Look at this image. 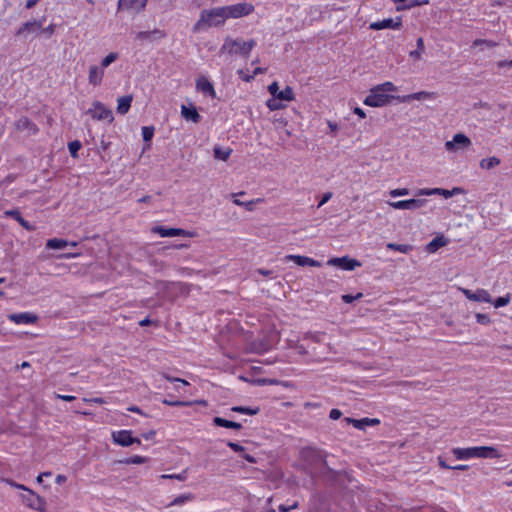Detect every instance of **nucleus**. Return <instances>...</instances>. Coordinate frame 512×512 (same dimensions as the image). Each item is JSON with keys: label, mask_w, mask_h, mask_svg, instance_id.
I'll return each mask as SVG.
<instances>
[{"label": "nucleus", "mask_w": 512, "mask_h": 512, "mask_svg": "<svg viewBox=\"0 0 512 512\" xmlns=\"http://www.w3.org/2000/svg\"><path fill=\"white\" fill-rule=\"evenodd\" d=\"M232 411L246 413L249 415H254L258 412V409H252L249 407H242V406H235L232 408Z\"/></svg>", "instance_id": "49530a36"}, {"label": "nucleus", "mask_w": 512, "mask_h": 512, "mask_svg": "<svg viewBox=\"0 0 512 512\" xmlns=\"http://www.w3.org/2000/svg\"><path fill=\"white\" fill-rule=\"evenodd\" d=\"M227 19L224 6L213 9H205L201 12L198 21L193 26L194 32H200L210 27L222 25Z\"/></svg>", "instance_id": "f03ea898"}, {"label": "nucleus", "mask_w": 512, "mask_h": 512, "mask_svg": "<svg viewBox=\"0 0 512 512\" xmlns=\"http://www.w3.org/2000/svg\"><path fill=\"white\" fill-rule=\"evenodd\" d=\"M5 215L14 218L24 229L33 230V227L21 216L17 209L7 210Z\"/></svg>", "instance_id": "393cba45"}, {"label": "nucleus", "mask_w": 512, "mask_h": 512, "mask_svg": "<svg viewBox=\"0 0 512 512\" xmlns=\"http://www.w3.org/2000/svg\"><path fill=\"white\" fill-rule=\"evenodd\" d=\"M55 397L58 399H61L63 401H67V402H71L76 399L75 396H73V395L55 394Z\"/></svg>", "instance_id": "0e129e2a"}, {"label": "nucleus", "mask_w": 512, "mask_h": 512, "mask_svg": "<svg viewBox=\"0 0 512 512\" xmlns=\"http://www.w3.org/2000/svg\"><path fill=\"white\" fill-rule=\"evenodd\" d=\"M417 48L416 50H413L409 53L410 57L413 58L414 60H421L422 58V54L425 50V46H424V40L422 37H419L417 39Z\"/></svg>", "instance_id": "c756f323"}, {"label": "nucleus", "mask_w": 512, "mask_h": 512, "mask_svg": "<svg viewBox=\"0 0 512 512\" xmlns=\"http://www.w3.org/2000/svg\"><path fill=\"white\" fill-rule=\"evenodd\" d=\"M81 148V143L77 140L72 141L68 144V149L72 157H77V152Z\"/></svg>", "instance_id": "c03bdc74"}, {"label": "nucleus", "mask_w": 512, "mask_h": 512, "mask_svg": "<svg viewBox=\"0 0 512 512\" xmlns=\"http://www.w3.org/2000/svg\"><path fill=\"white\" fill-rule=\"evenodd\" d=\"M147 461V459L145 457H142V456H133L131 458H127L125 460H121L120 463H125V464H143Z\"/></svg>", "instance_id": "ea45409f"}, {"label": "nucleus", "mask_w": 512, "mask_h": 512, "mask_svg": "<svg viewBox=\"0 0 512 512\" xmlns=\"http://www.w3.org/2000/svg\"><path fill=\"white\" fill-rule=\"evenodd\" d=\"M52 474L51 472H43V473H40L37 478H36V481L38 484H41L43 482V479H45V477H50Z\"/></svg>", "instance_id": "69168bd1"}, {"label": "nucleus", "mask_w": 512, "mask_h": 512, "mask_svg": "<svg viewBox=\"0 0 512 512\" xmlns=\"http://www.w3.org/2000/svg\"><path fill=\"white\" fill-rule=\"evenodd\" d=\"M409 194V190L407 188H398L390 191V195L392 197L405 196Z\"/></svg>", "instance_id": "6e6d98bb"}, {"label": "nucleus", "mask_w": 512, "mask_h": 512, "mask_svg": "<svg viewBox=\"0 0 512 512\" xmlns=\"http://www.w3.org/2000/svg\"><path fill=\"white\" fill-rule=\"evenodd\" d=\"M277 100H278V99H276V98H274V97H273L272 99H269V100L266 102L267 107H268L270 110H272V111L284 108V105H283V104H281L280 102H278Z\"/></svg>", "instance_id": "a18cd8bd"}, {"label": "nucleus", "mask_w": 512, "mask_h": 512, "mask_svg": "<svg viewBox=\"0 0 512 512\" xmlns=\"http://www.w3.org/2000/svg\"><path fill=\"white\" fill-rule=\"evenodd\" d=\"M500 163H501V160L498 157L492 156V157L482 159L479 162V166L483 170H491V169L499 166Z\"/></svg>", "instance_id": "a878e982"}, {"label": "nucleus", "mask_w": 512, "mask_h": 512, "mask_svg": "<svg viewBox=\"0 0 512 512\" xmlns=\"http://www.w3.org/2000/svg\"><path fill=\"white\" fill-rule=\"evenodd\" d=\"M287 124H288V121L284 117L275 118L273 120V125H274L276 130H279V129H282V128L286 127Z\"/></svg>", "instance_id": "de8ad7c7"}, {"label": "nucleus", "mask_w": 512, "mask_h": 512, "mask_svg": "<svg viewBox=\"0 0 512 512\" xmlns=\"http://www.w3.org/2000/svg\"><path fill=\"white\" fill-rule=\"evenodd\" d=\"M494 450H449V453L439 457V463L442 467L453 470H466L467 465L455 464L456 460H469L473 458H489L493 457Z\"/></svg>", "instance_id": "f257e3e1"}, {"label": "nucleus", "mask_w": 512, "mask_h": 512, "mask_svg": "<svg viewBox=\"0 0 512 512\" xmlns=\"http://www.w3.org/2000/svg\"><path fill=\"white\" fill-rule=\"evenodd\" d=\"M286 261H293L299 266H311V267H320L321 263L319 261H316L312 258H309L307 256L302 255H286L285 256Z\"/></svg>", "instance_id": "f3484780"}, {"label": "nucleus", "mask_w": 512, "mask_h": 512, "mask_svg": "<svg viewBox=\"0 0 512 512\" xmlns=\"http://www.w3.org/2000/svg\"><path fill=\"white\" fill-rule=\"evenodd\" d=\"M147 0H119L118 8L121 10L140 11L146 6Z\"/></svg>", "instance_id": "412c9836"}, {"label": "nucleus", "mask_w": 512, "mask_h": 512, "mask_svg": "<svg viewBox=\"0 0 512 512\" xmlns=\"http://www.w3.org/2000/svg\"><path fill=\"white\" fill-rule=\"evenodd\" d=\"M402 26L401 17H397L396 19L387 18L382 21L372 22L369 25L371 30H382V29H400Z\"/></svg>", "instance_id": "ddd939ff"}, {"label": "nucleus", "mask_w": 512, "mask_h": 512, "mask_svg": "<svg viewBox=\"0 0 512 512\" xmlns=\"http://www.w3.org/2000/svg\"><path fill=\"white\" fill-rule=\"evenodd\" d=\"M114 444L120 446H130L133 444L141 445L142 442L139 438L132 437L131 432L127 430H121L112 433Z\"/></svg>", "instance_id": "1a4fd4ad"}, {"label": "nucleus", "mask_w": 512, "mask_h": 512, "mask_svg": "<svg viewBox=\"0 0 512 512\" xmlns=\"http://www.w3.org/2000/svg\"><path fill=\"white\" fill-rule=\"evenodd\" d=\"M213 151H214V157L216 159L226 161L229 158V156L232 152V149H230V148L223 149L220 146H215Z\"/></svg>", "instance_id": "7c9ffc66"}, {"label": "nucleus", "mask_w": 512, "mask_h": 512, "mask_svg": "<svg viewBox=\"0 0 512 512\" xmlns=\"http://www.w3.org/2000/svg\"><path fill=\"white\" fill-rule=\"evenodd\" d=\"M240 380L251 383L253 385H277L279 384L278 380L276 379H267V378H259V379H247L244 376L239 377Z\"/></svg>", "instance_id": "cd10ccee"}, {"label": "nucleus", "mask_w": 512, "mask_h": 512, "mask_svg": "<svg viewBox=\"0 0 512 512\" xmlns=\"http://www.w3.org/2000/svg\"><path fill=\"white\" fill-rule=\"evenodd\" d=\"M15 128L19 132H25L27 135L35 134L38 129L36 125L27 117H22L15 122Z\"/></svg>", "instance_id": "a211bd4d"}, {"label": "nucleus", "mask_w": 512, "mask_h": 512, "mask_svg": "<svg viewBox=\"0 0 512 512\" xmlns=\"http://www.w3.org/2000/svg\"><path fill=\"white\" fill-rule=\"evenodd\" d=\"M331 198H332V193H331V192H326L325 194H323L322 199H321V201H320V202H319V204H318V207L323 206V205H324L325 203H327Z\"/></svg>", "instance_id": "680f3d73"}, {"label": "nucleus", "mask_w": 512, "mask_h": 512, "mask_svg": "<svg viewBox=\"0 0 512 512\" xmlns=\"http://www.w3.org/2000/svg\"><path fill=\"white\" fill-rule=\"evenodd\" d=\"M464 193H465V190L461 187H454L452 190H447V189L441 188L440 195L443 196L444 198L448 199L452 196L460 195V194H464Z\"/></svg>", "instance_id": "c9c22d12"}, {"label": "nucleus", "mask_w": 512, "mask_h": 512, "mask_svg": "<svg viewBox=\"0 0 512 512\" xmlns=\"http://www.w3.org/2000/svg\"><path fill=\"white\" fill-rule=\"evenodd\" d=\"M306 338H309L316 343L320 342V335L316 333H309L306 335Z\"/></svg>", "instance_id": "338daca9"}, {"label": "nucleus", "mask_w": 512, "mask_h": 512, "mask_svg": "<svg viewBox=\"0 0 512 512\" xmlns=\"http://www.w3.org/2000/svg\"><path fill=\"white\" fill-rule=\"evenodd\" d=\"M23 491L24 493H21L19 498L24 506L37 512H47V502L44 497L28 487Z\"/></svg>", "instance_id": "20e7f679"}, {"label": "nucleus", "mask_w": 512, "mask_h": 512, "mask_svg": "<svg viewBox=\"0 0 512 512\" xmlns=\"http://www.w3.org/2000/svg\"><path fill=\"white\" fill-rule=\"evenodd\" d=\"M391 99L397 100V96L384 94L374 87L364 99V104L371 107H382L388 104Z\"/></svg>", "instance_id": "423d86ee"}, {"label": "nucleus", "mask_w": 512, "mask_h": 512, "mask_svg": "<svg viewBox=\"0 0 512 512\" xmlns=\"http://www.w3.org/2000/svg\"><path fill=\"white\" fill-rule=\"evenodd\" d=\"M295 98L293 89L290 86H286L284 90H280L277 94L278 100L293 101Z\"/></svg>", "instance_id": "473e14b6"}, {"label": "nucleus", "mask_w": 512, "mask_h": 512, "mask_svg": "<svg viewBox=\"0 0 512 512\" xmlns=\"http://www.w3.org/2000/svg\"><path fill=\"white\" fill-rule=\"evenodd\" d=\"M459 289L470 301L492 303V297L490 293L485 289H477L476 291H472L466 288Z\"/></svg>", "instance_id": "9b49d317"}, {"label": "nucleus", "mask_w": 512, "mask_h": 512, "mask_svg": "<svg viewBox=\"0 0 512 512\" xmlns=\"http://www.w3.org/2000/svg\"><path fill=\"white\" fill-rule=\"evenodd\" d=\"M228 18H240L247 16L254 11V5L248 2H241L229 6H224Z\"/></svg>", "instance_id": "0eeeda50"}, {"label": "nucleus", "mask_w": 512, "mask_h": 512, "mask_svg": "<svg viewBox=\"0 0 512 512\" xmlns=\"http://www.w3.org/2000/svg\"><path fill=\"white\" fill-rule=\"evenodd\" d=\"M194 499V496L191 493L181 494L173 499V501L169 504V506H180L187 502H190Z\"/></svg>", "instance_id": "2f4dec72"}, {"label": "nucleus", "mask_w": 512, "mask_h": 512, "mask_svg": "<svg viewBox=\"0 0 512 512\" xmlns=\"http://www.w3.org/2000/svg\"><path fill=\"white\" fill-rule=\"evenodd\" d=\"M363 297V294L362 293H358L357 295L355 296H352V295H349V294H345L342 296V300L345 302V303H352L354 300L356 299H360Z\"/></svg>", "instance_id": "13d9d810"}, {"label": "nucleus", "mask_w": 512, "mask_h": 512, "mask_svg": "<svg viewBox=\"0 0 512 512\" xmlns=\"http://www.w3.org/2000/svg\"><path fill=\"white\" fill-rule=\"evenodd\" d=\"M426 199H409V200H400V201H388V205L394 209H406V210H416L423 207L426 204Z\"/></svg>", "instance_id": "f8f14e48"}, {"label": "nucleus", "mask_w": 512, "mask_h": 512, "mask_svg": "<svg viewBox=\"0 0 512 512\" xmlns=\"http://www.w3.org/2000/svg\"><path fill=\"white\" fill-rule=\"evenodd\" d=\"M132 100H133L132 95H126V96L118 98L117 108H116L117 113L121 114V115L126 114L131 107Z\"/></svg>", "instance_id": "b1692460"}, {"label": "nucleus", "mask_w": 512, "mask_h": 512, "mask_svg": "<svg viewBox=\"0 0 512 512\" xmlns=\"http://www.w3.org/2000/svg\"><path fill=\"white\" fill-rule=\"evenodd\" d=\"M269 349V345L263 342H259L258 344L256 342L253 343V351L256 353H262L264 351H267Z\"/></svg>", "instance_id": "8fccbe9b"}, {"label": "nucleus", "mask_w": 512, "mask_h": 512, "mask_svg": "<svg viewBox=\"0 0 512 512\" xmlns=\"http://www.w3.org/2000/svg\"><path fill=\"white\" fill-rule=\"evenodd\" d=\"M149 33L151 36V40L162 39L166 36V33L160 29H154L152 31H149Z\"/></svg>", "instance_id": "603ef678"}, {"label": "nucleus", "mask_w": 512, "mask_h": 512, "mask_svg": "<svg viewBox=\"0 0 512 512\" xmlns=\"http://www.w3.org/2000/svg\"><path fill=\"white\" fill-rule=\"evenodd\" d=\"M447 244V239L444 236H438L430 241L427 245V251L430 253L436 252L439 248Z\"/></svg>", "instance_id": "bb28decb"}, {"label": "nucleus", "mask_w": 512, "mask_h": 512, "mask_svg": "<svg viewBox=\"0 0 512 512\" xmlns=\"http://www.w3.org/2000/svg\"><path fill=\"white\" fill-rule=\"evenodd\" d=\"M328 265L337 267L346 271H352L361 266V263L356 259L349 258L348 256L331 258L327 262Z\"/></svg>", "instance_id": "9d476101"}, {"label": "nucleus", "mask_w": 512, "mask_h": 512, "mask_svg": "<svg viewBox=\"0 0 512 512\" xmlns=\"http://www.w3.org/2000/svg\"><path fill=\"white\" fill-rule=\"evenodd\" d=\"M345 421L348 424H352L358 430H365L368 426H377L380 424V420L378 418H362V419H353L350 417H346Z\"/></svg>", "instance_id": "2eb2a0df"}, {"label": "nucleus", "mask_w": 512, "mask_h": 512, "mask_svg": "<svg viewBox=\"0 0 512 512\" xmlns=\"http://www.w3.org/2000/svg\"><path fill=\"white\" fill-rule=\"evenodd\" d=\"M387 248L390 250L399 251L404 254H408L413 249V247L409 244H396V243H388Z\"/></svg>", "instance_id": "72a5a7b5"}, {"label": "nucleus", "mask_w": 512, "mask_h": 512, "mask_svg": "<svg viewBox=\"0 0 512 512\" xmlns=\"http://www.w3.org/2000/svg\"><path fill=\"white\" fill-rule=\"evenodd\" d=\"M475 318L479 324L487 325L491 322L490 317L487 314L477 313Z\"/></svg>", "instance_id": "09e8293b"}, {"label": "nucleus", "mask_w": 512, "mask_h": 512, "mask_svg": "<svg viewBox=\"0 0 512 512\" xmlns=\"http://www.w3.org/2000/svg\"><path fill=\"white\" fill-rule=\"evenodd\" d=\"M154 135V128L152 126L148 127V126H144L142 128V136H143V140L148 142L152 139Z\"/></svg>", "instance_id": "37998d69"}, {"label": "nucleus", "mask_w": 512, "mask_h": 512, "mask_svg": "<svg viewBox=\"0 0 512 512\" xmlns=\"http://www.w3.org/2000/svg\"><path fill=\"white\" fill-rule=\"evenodd\" d=\"M498 67L502 68L505 66L512 67V59L510 61L502 60L497 63Z\"/></svg>", "instance_id": "774afa93"}, {"label": "nucleus", "mask_w": 512, "mask_h": 512, "mask_svg": "<svg viewBox=\"0 0 512 512\" xmlns=\"http://www.w3.org/2000/svg\"><path fill=\"white\" fill-rule=\"evenodd\" d=\"M483 44L487 45L488 47H494L495 46V43H492V42L484 40V39H476L473 42L474 46H479V45H483Z\"/></svg>", "instance_id": "052dcab7"}, {"label": "nucleus", "mask_w": 512, "mask_h": 512, "mask_svg": "<svg viewBox=\"0 0 512 512\" xmlns=\"http://www.w3.org/2000/svg\"><path fill=\"white\" fill-rule=\"evenodd\" d=\"M472 142L468 136L463 133H457L453 136L452 140L445 143V149L448 152H455L458 150H465L471 146Z\"/></svg>", "instance_id": "6e6552de"}, {"label": "nucleus", "mask_w": 512, "mask_h": 512, "mask_svg": "<svg viewBox=\"0 0 512 512\" xmlns=\"http://www.w3.org/2000/svg\"><path fill=\"white\" fill-rule=\"evenodd\" d=\"M33 26L41 27V24L36 21H28L18 29L17 35L24 34L25 32L29 31Z\"/></svg>", "instance_id": "58836bf2"}, {"label": "nucleus", "mask_w": 512, "mask_h": 512, "mask_svg": "<svg viewBox=\"0 0 512 512\" xmlns=\"http://www.w3.org/2000/svg\"><path fill=\"white\" fill-rule=\"evenodd\" d=\"M213 422L215 425L225 428H232V429H240L242 425L238 422H233L230 420L223 419L221 417H215L213 419Z\"/></svg>", "instance_id": "c85d7f7f"}, {"label": "nucleus", "mask_w": 512, "mask_h": 512, "mask_svg": "<svg viewBox=\"0 0 512 512\" xmlns=\"http://www.w3.org/2000/svg\"><path fill=\"white\" fill-rule=\"evenodd\" d=\"M117 59H118V53L111 52L102 59L100 66L103 67V69H105L106 67H108L111 63H113Z\"/></svg>", "instance_id": "e433bc0d"}, {"label": "nucleus", "mask_w": 512, "mask_h": 512, "mask_svg": "<svg viewBox=\"0 0 512 512\" xmlns=\"http://www.w3.org/2000/svg\"><path fill=\"white\" fill-rule=\"evenodd\" d=\"M163 403L166 405H169V406H177L178 407V406H189L193 402H191V401H170V400L164 399Z\"/></svg>", "instance_id": "3c124183"}, {"label": "nucleus", "mask_w": 512, "mask_h": 512, "mask_svg": "<svg viewBox=\"0 0 512 512\" xmlns=\"http://www.w3.org/2000/svg\"><path fill=\"white\" fill-rule=\"evenodd\" d=\"M104 69L101 66L91 65L89 67L88 81L93 86H99L102 83Z\"/></svg>", "instance_id": "aec40b11"}, {"label": "nucleus", "mask_w": 512, "mask_h": 512, "mask_svg": "<svg viewBox=\"0 0 512 512\" xmlns=\"http://www.w3.org/2000/svg\"><path fill=\"white\" fill-rule=\"evenodd\" d=\"M380 92H394L397 90L396 86L392 82H385L383 84L375 86Z\"/></svg>", "instance_id": "79ce46f5"}, {"label": "nucleus", "mask_w": 512, "mask_h": 512, "mask_svg": "<svg viewBox=\"0 0 512 512\" xmlns=\"http://www.w3.org/2000/svg\"><path fill=\"white\" fill-rule=\"evenodd\" d=\"M153 232L158 233L161 237L191 236V233L180 228H165L156 226Z\"/></svg>", "instance_id": "dca6fc26"}, {"label": "nucleus", "mask_w": 512, "mask_h": 512, "mask_svg": "<svg viewBox=\"0 0 512 512\" xmlns=\"http://www.w3.org/2000/svg\"><path fill=\"white\" fill-rule=\"evenodd\" d=\"M2 481L5 482L10 487L15 488V489H19V490H22V491L27 487V486H25L23 484H19V483L15 482L14 480L8 479V478L3 479Z\"/></svg>", "instance_id": "864d4df0"}, {"label": "nucleus", "mask_w": 512, "mask_h": 512, "mask_svg": "<svg viewBox=\"0 0 512 512\" xmlns=\"http://www.w3.org/2000/svg\"><path fill=\"white\" fill-rule=\"evenodd\" d=\"M256 42L253 39L245 41L241 38L226 37L223 45L220 48L221 54H228L229 56L240 55L247 57L251 50L255 47Z\"/></svg>", "instance_id": "7ed1b4c3"}, {"label": "nucleus", "mask_w": 512, "mask_h": 512, "mask_svg": "<svg viewBox=\"0 0 512 512\" xmlns=\"http://www.w3.org/2000/svg\"><path fill=\"white\" fill-rule=\"evenodd\" d=\"M9 320L16 324H33L37 321L38 317L35 314L24 312V313H13L8 315Z\"/></svg>", "instance_id": "6ab92c4d"}, {"label": "nucleus", "mask_w": 512, "mask_h": 512, "mask_svg": "<svg viewBox=\"0 0 512 512\" xmlns=\"http://www.w3.org/2000/svg\"><path fill=\"white\" fill-rule=\"evenodd\" d=\"M441 188H423L417 192L418 196L440 195Z\"/></svg>", "instance_id": "4c0bfd02"}, {"label": "nucleus", "mask_w": 512, "mask_h": 512, "mask_svg": "<svg viewBox=\"0 0 512 512\" xmlns=\"http://www.w3.org/2000/svg\"><path fill=\"white\" fill-rule=\"evenodd\" d=\"M68 245L67 241L58 238L49 239L46 243V247L49 249H61Z\"/></svg>", "instance_id": "f704fd0d"}, {"label": "nucleus", "mask_w": 512, "mask_h": 512, "mask_svg": "<svg viewBox=\"0 0 512 512\" xmlns=\"http://www.w3.org/2000/svg\"><path fill=\"white\" fill-rule=\"evenodd\" d=\"M511 296L510 294H507L506 296L498 297L494 302L493 305L495 308L506 306L510 303Z\"/></svg>", "instance_id": "a19ab883"}, {"label": "nucleus", "mask_w": 512, "mask_h": 512, "mask_svg": "<svg viewBox=\"0 0 512 512\" xmlns=\"http://www.w3.org/2000/svg\"><path fill=\"white\" fill-rule=\"evenodd\" d=\"M181 115L187 121H191L193 123H198L201 119V116L197 112L195 107H186L185 105L181 106Z\"/></svg>", "instance_id": "5701e85b"}, {"label": "nucleus", "mask_w": 512, "mask_h": 512, "mask_svg": "<svg viewBox=\"0 0 512 512\" xmlns=\"http://www.w3.org/2000/svg\"><path fill=\"white\" fill-rule=\"evenodd\" d=\"M161 375H162V377H163L164 379H166V380H167V381H169V382H180V383H182L183 385H189V383H188L186 380H184V379L177 378V377H172V376H170V375H169V374H167V373H161Z\"/></svg>", "instance_id": "5fc2aeb1"}, {"label": "nucleus", "mask_w": 512, "mask_h": 512, "mask_svg": "<svg viewBox=\"0 0 512 512\" xmlns=\"http://www.w3.org/2000/svg\"><path fill=\"white\" fill-rule=\"evenodd\" d=\"M269 93L274 97L277 98V94H279V85L277 82H273L268 86Z\"/></svg>", "instance_id": "4d7b16f0"}, {"label": "nucleus", "mask_w": 512, "mask_h": 512, "mask_svg": "<svg viewBox=\"0 0 512 512\" xmlns=\"http://www.w3.org/2000/svg\"><path fill=\"white\" fill-rule=\"evenodd\" d=\"M196 88H197V90H199L205 94H209L213 98L216 97V93H215L213 85L205 77H200L197 79Z\"/></svg>", "instance_id": "4be33fe9"}, {"label": "nucleus", "mask_w": 512, "mask_h": 512, "mask_svg": "<svg viewBox=\"0 0 512 512\" xmlns=\"http://www.w3.org/2000/svg\"><path fill=\"white\" fill-rule=\"evenodd\" d=\"M342 415V412L338 409H332L330 411V414H329V417L332 419V420H337L341 417Z\"/></svg>", "instance_id": "e2e57ef3"}, {"label": "nucleus", "mask_w": 512, "mask_h": 512, "mask_svg": "<svg viewBox=\"0 0 512 512\" xmlns=\"http://www.w3.org/2000/svg\"><path fill=\"white\" fill-rule=\"evenodd\" d=\"M86 114L90 115L92 119L97 121H107L108 123H112L114 120L112 110L97 100L92 102L91 107L86 111Z\"/></svg>", "instance_id": "39448f33"}, {"label": "nucleus", "mask_w": 512, "mask_h": 512, "mask_svg": "<svg viewBox=\"0 0 512 512\" xmlns=\"http://www.w3.org/2000/svg\"><path fill=\"white\" fill-rule=\"evenodd\" d=\"M136 38L139 40H151L149 31H140L136 34Z\"/></svg>", "instance_id": "bf43d9fd"}, {"label": "nucleus", "mask_w": 512, "mask_h": 512, "mask_svg": "<svg viewBox=\"0 0 512 512\" xmlns=\"http://www.w3.org/2000/svg\"><path fill=\"white\" fill-rule=\"evenodd\" d=\"M437 97V93L434 91H420L415 92L409 95L397 96V100L399 102H410L412 100H427V99H435Z\"/></svg>", "instance_id": "4468645a"}]
</instances>
